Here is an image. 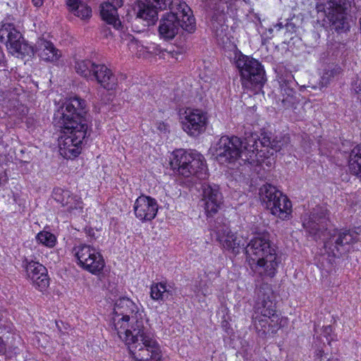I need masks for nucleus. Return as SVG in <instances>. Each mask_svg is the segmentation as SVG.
I'll return each mask as SVG.
<instances>
[{
  "label": "nucleus",
  "instance_id": "f257e3e1",
  "mask_svg": "<svg viewBox=\"0 0 361 361\" xmlns=\"http://www.w3.org/2000/svg\"><path fill=\"white\" fill-rule=\"evenodd\" d=\"M86 102L78 97L67 99L54 113V121L61 129L59 152L66 159L78 157L85 138L90 135Z\"/></svg>",
  "mask_w": 361,
  "mask_h": 361
},
{
  "label": "nucleus",
  "instance_id": "f03ea898",
  "mask_svg": "<svg viewBox=\"0 0 361 361\" xmlns=\"http://www.w3.org/2000/svg\"><path fill=\"white\" fill-rule=\"evenodd\" d=\"M243 250L248 265L255 274L261 277L275 276L281 261L268 233L253 237Z\"/></svg>",
  "mask_w": 361,
  "mask_h": 361
},
{
  "label": "nucleus",
  "instance_id": "7ed1b4c3",
  "mask_svg": "<svg viewBox=\"0 0 361 361\" xmlns=\"http://www.w3.org/2000/svg\"><path fill=\"white\" fill-rule=\"evenodd\" d=\"M256 300L252 315V324L257 336L267 338L280 329L273 290L268 283H262L256 290Z\"/></svg>",
  "mask_w": 361,
  "mask_h": 361
},
{
  "label": "nucleus",
  "instance_id": "20e7f679",
  "mask_svg": "<svg viewBox=\"0 0 361 361\" xmlns=\"http://www.w3.org/2000/svg\"><path fill=\"white\" fill-rule=\"evenodd\" d=\"M257 135L251 130L245 131L243 140L236 136H222L213 146L212 153L221 164L232 163L239 158L252 161L257 149Z\"/></svg>",
  "mask_w": 361,
  "mask_h": 361
},
{
  "label": "nucleus",
  "instance_id": "39448f33",
  "mask_svg": "<svg viewBox=\"0 0 361 361\" xmlns=\"http://www.w3.org/2000/svg\"><path fill=\"white\" fill-rule=\"evenodd\" d=\"M132 332L119 338L128 345L135 361H160L162 352L148 324L138 322Z\"/></svg>",
  "mask_w": 361,
  "mask_h": 361
},
{
  "label": "nucleus",
  "instance_id": "423d86ee",
  "mask_svg": "<svg viewBox=\"0 0 361 361\" xmlns=\"http://www.w3.org/2000/svg\"><path fill=\"white\" fill-rule=\"evenodd\" d=\"M169 8L170 12L164 14L159 22V33L162 38H174L180 28L189 32L195 30V20L185 2L173 0Z\"/></svg>",
  "mask_w": 361,
  "mask_h": 361
},
{
  "label": "nucleus",
  "instance_id": "0eeeda50",
  "mask_svg": "<svg viewBox=\"0 0 361 361\" xmlns=\"http://www.w3.org/2000/svg\"><path fill=\"white\" fill-rule=\"evenodd\" d=\"M170 165L173 171L184 177L195 176L198 179L207 177V169L204 157L192 150L179 149L171 155Z\"/></svg>",
  "mask_w": 361,
  "mask_h": 361
},
{
  "label": "nucleus",
  "instance_id": "6e6552de",
  "mask_svg": "<svg viewBox=\"0 0 361 361\" xmlns=\"http://www.w3.org/2000/svg\"><path fill=\"white\" fill-rule=\"evenodd\" d=\"M235 65L244 89L255 93L262 90L267 78L264 66L258 60L240 54L235 56Z\"/></svg>",
  "mask_w": 361,
  "mask_h": 361
},
{
  "label": "nucleus",
  "instance_id": "1a4fd4ad",
  "mask_svg": "<svg viewBox=\"0 0 361 361\" xmlns=\"http://www.w3.org/2000/svg\"><path fill=\"white\" fill-rule=\"evenodd\" d=\"M354 0H329L317 5L318 13H323L331 30L344 33L350 30V18L348 11Z\"/></svg>",
  "mask_w": 361,
  "mask_h": 361
},
{
  "label": "nucleus",
  "instance_id": "9d476101",
  "mask_svg": "<svg viewBox=\"0 0 361 361\" xmlns=\"http://www.w3.org/2000/svg\"><path fill=\"white\" fill-rule=\"evenodd\" d=\"M114 312L118 317H114V327L118 337L132 332L138 322L147 324L142 319V312L137 305L130 298H120L115 302Z\"/></svg>",
  "mask_w": 361,
  "mask_h": 361
},
{
  "label": "nucleus",
  "instance_id": "9b49d317",
  "mask_svg": "<svg viewBox=\"0 0 361 361\" xmlns=\"http://www.w3.org/2000/svg\"><path fill=\"white\" fill-rule=\"evenodd\" d=\"M260 199L271 213L282 220L289 219L292 213V204L286 195L275 186L264 184L259 188Z\"/></svg>",
  "mask_w": 361,
  "mask_h": 361
},
{
  "label": "nucleus",
  "instance_id": "f8f14e48",
  "mask_svg": "<svg viewBox=\"0 0 361 361\" xmlns=\"http://www.w3.org/2000/svg\"><path fill=\"white\" fill-rule=\"evenodd\" d=\"M260 199L271 213L282 220L289 219L292 213V204L286 195L275 186L264 184L259 188Z\"/></svg>",
  "mask_w": 361,
  "mask_h": 361
},
{
  "label": "nucleus",
  "instance_id": "ddd939ff",
  "mask_svg": "<svg viewBox=\"0 0 361 361\" xmlns=\"http://www.w3.org/2000/svg\"><path fill=\"white\" fill-rule=\"evenodd\" d=\"M260 199L271 213L282 220L289 219L292 213V204L286 195L275 186L264 184L259 188Z\"/></svg>",
  "mask_w": 361,
  "mask_h": 361
},
{
  "label": "nucleus",
  "instance_id": "4468645a",
  "mask_svg": "<svg viewBox=\"0 0 361 361\" xmlns=\"http://www.w3.org/2000/svg\"><path fill=\"white\" fill-rule=\"evenodd\" d=\"M361 240V226L353 229H334L324 242V247L334 256L349 251L350 246Z\"/></svg>",
  "mask_w": 361,
  "mask_h": 361
},
{
  "label": "nucleus",
  "instance_id": "2eb2a0df",
  "mask_svg": "<svg viewBox=\"0 0 361 361\" xmlns=\"http://www.w3.org/2000/svg\"><path fill=\"white\" fill-rule=\"evenodd\" d=\"M0 41L6 44L9 51L18 58L31 56L35 50L25 42L22 34L11 23H6L0 28Z\"/></svg>",
  "mask_w": 361,
  "mask_h": 361
},
{
  "label": "nucleus",
  "instance_id": "dca6fc26",
  "mask_svg": "<svg viewBox=\"0 0 361 361\" xmlns=\"http://www.w3.org/2000/svg\"><path fill=\"white\" fill-rule=\"evenodd\" d=\"M73 252L78 264L83 269L95 275L103 270L105 265L104 258L94 247L83 244L75 247Z\"/></svg>",
  "mask_w": 361,
  "mask_h": 361
},
{
  "label": "nucleus",
  "instance_id": "f3484780",
  "mask_svg": "<svg viewBox=\"0 0 361 361\" xmlns=\"http://www.w3.org/2000/svg\"><path fill=\"white\" fill-rule=\"evenodd\" d=\"M73 252L78 264L83 269L95 275L103 270L105 265L104 258L94 247L83 244L75 247Z\"/></svg>",
  "mask_w": 361,
  "mask_h": 361
},
{
  "label": "nucleus",
  "instance_id": "a211bd4d",
  "mask_svg": "<svg viewBox=\"0 0 361 361\" xmlns=\"http://www.w3.org/2000/svg\"><path fill=\"white\" fill-rule=\"evenodd\" d=\"M329 211L324 207L317 206L307 217H304L302 226L315 240L320 238L329 225Z\"/></svg>",
  "mask_w": 361,
  "mask_h": 361
},
{
  "label": "nucleus",
  "instance_id": "6ab92c4d",
  "mask_svg": "<svg viewBox=\"0 0 361 361\" xmlns=\"http://www.w3.org/2000/svg\"><path fill=\"white\" fill-rule=\"evenodd\" d=\"M182 118V128L190 136L197 137L202 133L206 128V114L196 109H187Z\"/></svg>",
  "mask_w": 361,
  "mask_h": 361
},
{
  "label": "nucleus",
  "instance_id": "aec40b11",
  "mask_svg": "<svg viewBox=\"0 0 361 361\" xmlns=\"http://www.w3.org/2000/svg\"><path fill=\"white\" fill-rule=\"evenodd\" d=\"M216 240L220 246L234 255L240 253V249L245 245V240L233 233L226 225H223L216 231Z\"/></svg>",
  "mask_w": 361,
  "mask_h": 361
},
{
  "label": "nucleus",
  "instance_id": "412c9836",
  "mask_svg": "<svg viewBox=\"0 0 361 361\" xmlns=\"http://www.w3.org/2000/svg\"><path fill=\"white\" fill-rule=\"evenodd\" d=\"M158 208L157 201L146 195L138 197L133 206L135 216L142 221H149L154 219L157 216Z\"/></svg>",
  "mask_w": 361,
  "mask_h": 361
},
{
  "label": "nucleus",
  "instance_id": "4be33fe9",
  "mask_svg": "<svg viewBox=\"0 0 361 361\" xmlns=\"http://www.w3.org/2000/svg\"><path fill=\"white\" fill-rule=\"evenodd\" d=\"M23 264L25 268L27 274L33 284L42 291L49 286V280L47 276V268L42 264L25 259Z\"/></svg>",
  "mask_w": 361,
  "mask_h": 361
},
{
  "label": "nucleus",
  "instance_id": "5701e85b",
  "mask_svg": "<svg viewBox=\"0 0 361 361\" xmlns=\"http://www.w3.org/2000/svg\"><path fill=\"white\" fill-rule=\"evenodd\" d=\"M223 197L219 188L215 184L202 185V201L207 216H212L218 212L222 204Z\"/></svg>",
  "mask_w": 361,
  "mask_h": 361
},
{
  "label": "nucleus",
  "instance_id": "b1692460",
  "mask_svg": "<svg viewBox=\"0 0 361 361\" xmlns=\"http://www.w3.org/2000/svg\"><path fill=\"white\" fill-rule=\"evenodd\" d=\"M92 78L90 80H96L106 90H115L118 85V80L112 71L104 64H97L94 69Z\"/></svg>",
  "mask_w": 361,
  "mask_h": 361
},
{
  "label": "nucleus",
  "instance_id": "393cba45",
  "mask_svg": "<svg viewBox=\"0 0 361 361\" xmlns=\"http://www.w3.org/2000/svg\"><path fill=\"white\" fill-rule=\"evenodd\" d=\"M123 5V0H107V2L100 6V15L102 18L108 24L118 30L121 23L118 17V8Z\"/></svg>",
  "mask_w": 361,
  "mask_h": 361
},
{
  "label": "nucleus",
  "instance_id": "a878e982",
  "mask_svg": "<svg viewBox=\"0 0 361 361\" xmlns=\"http://www.w3.org/2000/svg\"><path fill=\"white\" fill-rule=\"evenodd\" d=\"M159 8L150 5L143 1H136L133 10L137 19L146 22L145 25H153L158 19V10Z\"/></svg>",
  "mask_w": 361,
  "mask_h": 361
},
{
  "label": "nucleus",
  "instance_id": "bb28decb",
  "mask_svg": "<svg viewBox=\"0 0 361 361\" xmlns=\"http://www.w3.org/2000/svg\"><path fill=\"white\" fill-rule=\"evenodd\" d=\"M36 51L44 61H56L61 56V52L53 43L44 39H39L36 44Z\"/></svg>",
  "mask_w": 361,
  "mask_h": 361
},
{
  "label": "nucleus",
  "instance_id": "cd10ccee",
  "mask_svg": "<svg viewBox=\"0 0 361 361\" xmlns=\"http://www.w3.org/2000/svg\"><path fill=\"white\" fill-rule=\"evenodd\" d=\"M173 292V286L166 282L154 283L150 288V297L157 301H166L172 296Z\"/></svg>",
  "mask_w": 361,
  "mask_h": 361
},
{
  "label": "nucleus",
  "instance_id": "c85d7f7f",
  "mask_svg": "<svg viewBox=\"0 0 361 361\" xmlns=\"http://www.w3.org/2000/svg\"><path fill=\"white\" fill-rule=\"evenodd\" d=\"M349 169L361 180V145H356L349 156Z\"/></svg>",
  "mask_w": 361,
  "mask_h": 361
},
{
  "label": "nucleus",
  "instance_id": "c756f323",
  "mask_svg": "<svg viewBox=\"0 0 361 361\" xmlns=\"http://www.w3.org/2000/svg\"><path fill=\"white\" fill-rule=\"evenodd\" d=\"M87 0H76L71 6H68V10L75 16L82 20H86L91 17L92 9L87 5Z\"/></svg>",
  "mask_w": 361,
  "mask_h": 361
},
{
  "label": "nucleus",
  "instance_id": "7c9ffc66",
  "mask_svg": "<svg viewBox=\"0 0 361 361\" xmlns=\"http://www.w3.org/2000/svg\"><path fill=\"white\" fill-rule=\"evenodd\" d=\"M97 65V63L88 59L79 60L75 62V69L78 74L87 80H90Z\"/></svg>",
  "mask_w": 361,
  "mask_h": 361
},
{
  "label": "nucleus",
  "instance_id": "2f4dec72",
  "mask_svg": "<svg viewBox=\"0 0 361 361\" xmlns=\"http://www.w3.org/2000/svg\"><path fill=\"white\" fill-rule=\"evenodd\" d=\"M341 68L338 65H328L324 70L319 81V89L327 87L331 80L341 73Z\"/></svg>",
  "mask_w": 361,
  "mask_h": 361
},
{
  "label": "nucleus",
  "instance_id": "473e14b6",
  "mask_svg": "<svg viewBox=\"0 0 361 361\" xmlns=\"http://www.w3.org/2000/svg\"><path fill=\"white\" fill-rule=\"evenodd\" d=\"M73 195L69 190L61 188H55L52 197L55 201L60 203L62 207H66L73 200Z\"/></svg>",
  "mask_w": 361,
  "mask_h": 361
},
{
  "label": "nucleus",
  "instance_id": "72a5a7b5",
  "mask_svg": "<svg viewBox=\"0 0 361 361\" xmlns=\"http://www.w3.org/2000/svg\"><path fill=\"white\" fill-rule=\"evenodd\" d=\"M36 240L40 243L48 247H53L56 243V237L51 233L46 231H40L36 235Z\"/></svg>",
  "mask_w": 361,
  "mask_h": 361
},
{
  "label": "nucleus",
  "instance_id": "f704fd0d",
  "mask_svg": "<svg viewBox=\"0 0 361 361\" xmlns=\"http://www.w3.org/2000/svg\"><path fill=\"white\" fill-rule=\"evenodd\" d=\"M280 85L282 90H283L286 94H290L293 92L296 86V82L293 75L288 74L286 77L281 78Z\"/></svg>",
  "mask_w": 361,
  "mask_h": 361
},
{
  "label": "nucleus",
  "instance_id": "c9c22d12",
  "mask_svg": "<svg viewBox=\"0 0 361 361\" xmlns=\"http://www.w3.org/2000/svg\"><path fill=\"white\" fill-rule=\"evenodd\" d=\"M65 207H66V211L71 214L76 215L82 212L83 208L82 202L80 198L73 195V200Z\"/></svg>",
  "mask_w": 361,
  "mask_h": 361
},
{
  "label": "nucleus",
  "instance_id": "e433bc0d",
  "mask_svg": "<svg viewBox=\"0 0 361 361\" xmlns=\"http://www.w3.org/2000/svg\"><path fill=\"white\" fill-rule=\"evenodd\" d=\"M271 152H270L271 155L274 154V152H281L285 148H287L288 146V137H283V138L280 137L279 139L276 137V138L273 139L271 141ZM269 153V152L268 151Z\"/></svg>",
  "mask_w": 361,
  "mask_h": 361
},
{
  "label": "nucleus",
  "instance_id": "4c0bfd02",
  "mask_svg": "<svg viewBox=\"0 0 361 361\" xmlns=\"http://www.w3.org/2000/svg\"><path fill=\"white\" fill-rule=\"evenodd\" d=\"M255 134V133H254ZM257 135H258L257 133H256ZM271 141L272 140H271V137L267 135H262V137L261 138L259 137V136H257V149L255 151V156H254V159L257 156V154L258 153V152L259 151V145H260L261 147H267V148H271ZM260 151H262V149H260Z\"/></svg>",
  "mask_w": 361,
  "mask_h": 361
},
{
  "label": "nucleus",
  "instance_id": "58836bf2",
  "mask_svg": "<svg viewBox=\"0 0 361 361\" xmlns=\"http://www.w3.org/2000/svg\"><path fill=\"white\" fill-rule=\"evenodd\" d=\"M332 327L331 325L323 327L322 335L326 338L329 344L334 340V335L332 334Z\"/></svg>",
  "mask_w": 361,
  "mask_h": 361
},
{
  "label": "nucleus",
  "instance_id": "ea45409f",
  "mask_svg": "<svg viewBox=\"0 0 361 361\" xmlns=\"http://www.w3.org/2000/svg\"><path fill=\"white\" fill-rule=\"evenodd\" d=\"M285 25L284 28L286 29L287 32H290L291 34L296 32V25L293 22V19H286L284 20Z\"/></svg>",
  "mask_w": 361,
  "mask_h": 361
},
{
  "label": "nucleus",
  "instance_id": "a19ab883",
  "mask_svg": "<svg viewBox=\"0 0 361 361\" xmlns=\"http://www.w3.org/2000/svg\"><path fill=\"white\" fill-rule=\"evenodd\" d=\"M353 87L354 91L356 93H360L361 92V80H357L356 82H355L353 85Z\"/></svg>",
  "mask_w": 361,
  "mask_h": 361
},
{
  "label": "nucleus",
  "instance_id": "79ce46f5",
  "mask_svg": "<svg viewBox=\"0 0 361 361\" xmlns=\"http://www.w3.org/2000/svg\"><path fill=\"white\" fill-rule=\"evenodd\" d=\"M157 129L161 133H166L168 130L167 126L163 122L157 123Z\"/></svg>",
  "mask_w": 361,
  "mask_h": 361
},
{
  "label": "nucleus",
  "instance_id": "37998d69",
  "mask_svg": "<svg viewBox=\"0 0 361 361\" xmlns=\"http://www.w3.org/2000/svg\"><path fill=\"white\" fill-rule=\"evenodd\" d=\"M6 343L3 339L0 337V353H4L6 351Z\"/></svg>",
  "mask_w": 361,
  "mask_h": 361
},
{
  "label": "nucleus",
  "instance_id": "c03bdc74",
  "mask_svg": "<svg viewBox=\"0 0 361 361\" xmlns=\"http://www.w3.org/2000/svg\"><path fill=\"white\" fill-rule=\"evenodd\" d=\"M4 66V54L0 47V69Z\"/></svg>",
  "mask_w": 361,
  "mask_h": 361
},
{
  "label": "nucleus",
  "instance_id": "a18cd8bd",
  "mask_svg": "<svg viewBox=\"0 0 361 361\" xmlns=\"http://www.w3.org/2000/svg\"><path fill=\"white\" fill-rule=\"evenodd\" d=\"M32 1L35 7H40L43 5L44 0H32Z\"/></svg>",
  "mask_w": 361,
  "mask_h": 361
},
{
  "label": "nucleus",
  "instance_id": "49530a36",
  "mask_svg": "<svg viewBox=\"0 0 361 361\" xmlns=\"http://www.w3.org/2000/svg\"><path fill=\"white\" fill-rule=\"evenodd\" d=\"M284 22L283 21H279L276 25H274V27L277 28L279 30L284 27Z\"/></svg>",
  "mask_w": 361,
  "mask_h": 361
},
{
  "label": "nucleus",
  "instance_id": "de8ad7c7",
  "mask_svg": "<svg viewBox=\"0 0 361 361\" xmlns=\"http://www.w3.org/2000/svg\"><path fill=\"white\" fill-rule=\"evenodd\" d=\"M219 272L218 273H216V272H214V274L215 275V276H217Z\"/></svg>",
  "mask_w": 361,
  "mask_h": 361
}]
</instances>
